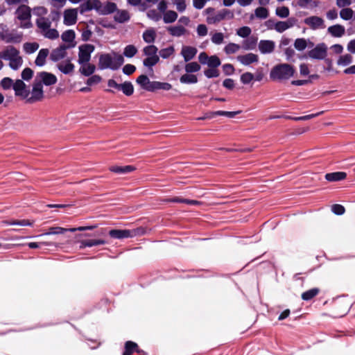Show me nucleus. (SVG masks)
<instances>
[{
    "label": "nucleus",
    "mask_w": 355,
    "mask_h": 355,
    "mask_svg": "<svg viewBox=\"0 0 355 355\" xmlns=\"http://www.w3.org/2000/svg\"><path fill=\"white\" fill-rule=\"evenodd\" d=\"M36 25L40 33L46 38L55 40L59 37V32L55 28H51V21L48 17H40L36 19Z\"/></svg>",
    "instance_id": "nucleus-5"
},
{
    "label": "nucleus",
    "mask_w": 355,
    "mask_h": 355,
    "mask_svg": "<svg viewBox=\"0 0 355 355\" xmlns=\"http://www.w3.org/2000/svg\"><path fill=\"white\" fill-rule=\"evenodd\" d=\"M331 211L336 215H343L345 213V208L341 205H334Z\"/></svg>",
    "instance_id": "nucleus-59"
},
{
    "label": "nucleus",
    "mask_w": 355,
    "mask_h": 355,
    "mask_svg": "<svg viewBox=\"0 0 355 355\" xmlns=\"http://www.w3.org/2000/svg\"><path fill=\"white\" fill-rule=\"evenodd\" d=\"M205 76L208 78H216L219 76L220 73L217 68H211L207 69L204 71Z\"/></svg>",
    "instance_id": "nucleus-49"
},
{
    "label": "nucleus",
    "mask_w": 355,
    "mask_h": 355,
    "mask_svg": "<svg viewBox=\"0 0 355 355\" xmlns=\"http://www.w3.org/2000/svg\"><path fill=\"white\" fill-rule=\"evenodd\" d=\"M33 75V71L30 68H25L21 72V78L23 80L28 81L30 80Z\"/></svg>",
    "instance_id": "nucleus-58"
},
{
    "label": "nucleus",
    "mask_w": 355,
    "mask_h": 355,
    "mask_svg": "<svg viewBox=\"0 0 355 355\" xmlns=\"http://www.w3.org/2000/svg\"><path fill=\"white\" fill-rule=\"evenodd\" d=\"M347 177V174L345 172H334L327 173L325 175V179L329 182H336L340 181L345 179Z\"/></svg>",
    "instance_id": "nucleus-28"
},
{
    "label": "nucleus",
    "mask_w": 355,
    "mask_h": 355,
    "mask_svg": "<svg viewBox=\"0 0 355 355\" xmlns=\"http://www.w3.org/2000/svg\"><path fill=\"white\" fill-rule=\"evenodd\" d=\"M208 30L205 25L200 24L197 27V33L199 36L203 37L207 34Z\"/></svg>",
    "instance_id": "nucleus-64"
},
{
    "label": "nucleus",
    "mask_w": 355,
    "mask_h": 355,
    "mask_svg": "<svg viewBox=\"0 0 355 355\" xmlns=\"http://www.w3.org/2000/svg\"><path fill=\"white\" fill-rule=\"evenodd\" d=\"M76 37L75 32L73 30H67L63 32L61 35V39L63 42L68 44H75L74 40Z\"/></svg>",
    "instance_id": "nucleus-31"
},
{
    "label": "nucleus",
    "mask_w": 355,
    "mask_h": 355,
    "mask_svg": "<svg viewBox=\"0 0 355 355\" xmlns=\"http://www.w3.org/2000/svg\"><path fill=\"white\" fill-rule=\"evenodd\" d=\"M255 16L260 19H266L268 16V10L266 8L259 7L255 10Z\"/></svg>",
    "instance_id": "nucleus-52"
},
{
    "label": "nucleus",
    "mask_w": 355,
    "mask_h": 355,
    "mask_svg": "<svg viewBox=\"0 0 355 355\" xmlns=\"http://www.w3.org/2000/svg\"><path fill=\"white\" fill-rule=\"evenodd\" d=\"M13 89L17 96L26 97L28 95L27 87L21 80H16L13 84Z\"/></svg>",
    "instance_id": "nucleus-23"
},
{
    "label": "nucleus",
    "mask_w": 355,
    "mask_h": 355,
    "mask_svg": "<svg viewBox=\"0 0 355 355\" xmlns=\"http://www.w3.org/2000/svg\"><path fill=\"white\" fill-rule=\"evenodd\" d=\"M304 22L313 30L324 28V20L317 16L309 17L304 19Z\"/></svg>",
    "instance_id": "nucleus-18"
},
{
    "label": "nucleus",
    "mask_w": 355,
    "mask_h": 355,
    "mask_svg": "<svg viewBox=\"0 0 355 355\" xmlns=\"http://www.w3.org/2000/svg\"><path fill=\"white\" fill-rule=\"evenodd\" d=\"M276 15L282 18H286L289 15V9L286 6H282L277 8L276 9Z\"/></svg>",
    "instance_id": "nucleus-54"
},
{
    "label": "nucleus",
    "mask_w": 355,
    "mask_h": 355,
    "mask_svg": "<svg viewBox=\"0 0 355 355\" xmlns=\"http://www.w3.org/2000/svg\"><path fill=\"white\" fill-rule=\"evenodd\" d=\"M137 53V48L133 45H128L124 49L123 55L127 58H132Z\"/></svg>",
    "instance_id": "nucleus-50"
},
{
    "label": "nucleus",
    "mask_w": 355,
    "mask_h": 355,
    "mask_svg": "<svg viewBox=\"0 0 355 355\" xmlns=\"http://www.w3.org/2000/svg\"><path fill=\"white\" fill-rule=\"evenodd\" d=\"M319 292L318 288H312L302 294V298L304 300H309L315 297Z\"/></svg>",
    "instance_id": "nucleus-48"
},
{
    "label": "nucleus",
    "mask_w": 355,
    "mask_h": 355,
    "mask_svg": "<svg viewBox=\"0 0 355 355\" xmlns=\"http://www.w3.org/2000/svg\"><path fill=\"white\" fill-rule=\"evenodd\" d=\"M105 241L103 239H91V240H83L80 241V248H85L86 247H92L98 245H103Z\"/></svg>",
    "instance_id": "nucleus-32"
},
{
    "label": "nucleus",
    "mask_w": 355,
    "mask_h": 355,
    "mask_svg": "<svg viewBox=\"0 0 355 355\" xmlns=\"http://www.w3.org/2000/svg\"><path fill=\"white\" fill-rule=\"evenodd\" d=\"M57 67L62 73L67 75L72 74L75 69L74 64L71 63L69 59L58 63Z\"/></svg>",
    "instance_id": "nucleus-22"
},
{
    "label": "nucleus",
    "mask_w": 355,
    "mask_h": 355,
    "mask_svg": "<svg viewBox=\"0 0 355 355\" xmlns=\"http://www.w3.org/2000/svg\"><path fill=\"white\" fill-rule=\"evenodd\" d=\"M295 69L288 64H279L275 65L270 71V76L272 80H284L293 77Z\"/></svg>",
    "instance_id": "nucleus-4"
},
{
    "label": "nucleus",
    "mask_w": 355,
    "mask_h": 355,
    "mask_svg": "<svg viewBox=\"0 0 355 355\" xmlns=\"http://www.w3.org/2000/svg\"><path fill=\"white\" fill-rule=\"evenodd\" d=\"M236 60L243 65L248 66L253 63H257L259 61L257 55L248 53L244 55H239L236 57Z\"/></svg>",
    "instance_id": "nucleus-17"
},
{
    "label": "nucleus",
    "mask_w": 355,
    "mask_h": 355,
    "mask_svg": "<svg viewBox=\"0 0 355 355\" xmlns=\"http://www.w3.org/2000/svg\"><path fill=\"white\" fill-rule=\"evenodd\" d=\"M327 55V46L324 43L318 44L308 53L309 58L317 60H323L326 58Z\"/></svg>",
    "instance_id": "nucleus-13"
},
{
    "label": "nucleus",
    "mask_w": 355,
    "mask_h": 355,
    "mask_svg": "<svg viewBox=\"0 0 355 355\" xmlns=\"http://www.w3.org/2000/svg\"><path fill=\"white\" fill-rule=\"evenodd\" d=\"M79 64L80 65L79 69L80 72L86 76L92 75L96 69L95 66L92 64H90L89 62Z\"/></svg>",
    "instance_id": "nucleus-26"
},
{
    "label": "nucleus",
    "mask_w": 355,
    "mask_h": 355,
    "mask_svg": "<svg viewBox=\"0 0 355 355\" xmlns=\"http://www.w3.org/2000/svg\"><path fill=\"white\" fill-rule=\"evenodd\" d=\"M0 40L6 43H17L21 40V35L15 31H10L7 25L0 24Z\"/></svg>",
    "instance_id": "nucleus-9"
},
{
    "label": "nucleus",
    "mask_w": 355,
    "mask_h": 355,
    "mask_svg": "<svg viewBox=\"0 0 355 355\" xmlns=\"http://www.w3.org/2000/svg\"><path fill=\"white\" fill-rule=\"evenodd\" d=\"M251 29L248 26H243L236 31V34L241 37H246L251 33Z\"/></svg>",
    "instance_id": "nucleus-55"
},
{
    "label": "nucleus",
    "mask_w": 355,
    "mask_h": 355,
    "mask_svg": "<svg viewBox=\"0 0 355 355\" xmlns=\"http://www.w3.org/2000/svg\"><path fill=\"white\" fill-rule=\"evenodd\" d=\"M36 79L47 86L54 85L57 82V78L54 74L46 71L38 73Z\"/></svg>",
    "instance_id": "nucleus-15"
},
{
    "label": "nucleus",
    "mask_w": 355,
    "mask_h": 355,
    "mask_svg": "<svg viewBox=\"0 0 355 355\" xmlns=\"http://www.w3.org/2000/svg\"><path fill=\"white\" fill-rule=\"evenodd\" d=\"M49 53V51L47 49H41L39 51L37 56L35 59V64L39 67L44 66L46 62V59Z\"/></svg>",
    "instance_id": "nucleus-29"
},
{
    "label": "nucleus",
    "mask_w": 355,
    "mask_h": 355,
    "mask_svg": "<svg viewBox=\"0 0 355 355\" xmlns=\"http://www.w3.org/2000/svg\"><path fill=\"white\" fill-rule=\"evenodd\" d=\"M136 83L143 89L146 91L150 92L153 81H150V79L146 75L139 76L137 80Z\"/></svg>",
    "instance_id": "nucleus-24"
},
{
    "label": "nucleus",
    "mask_w": 355,
    "mask_h": 355,
    "mask_svg": "<svg viewBox=\"0 0 355 355\" xmlns=\"http://www.w3.org/2000/svg\"><path fill=\"white\" fill-rule=\"evenodd\" d=\"M207 21L209 24H216L223 19H231L234 17V13L230 10L222 9L218 12H214L213 9H207Z\"/></svg>",
    "instance_id": "nucleus-8"
},
{
    "label": "nucleus",
    "mask_w": 355,
    "mask_h": 355,
    "mask_svg": "<svg viewBox=\"0 0 355 355\" xmlns=\"http://www.w3.org/2000/svg\"><path fill=\"white\" fill-rule=\"evenodd\" d=\"M354 15V11L349 8H343L340 12V17L344 20H349Z\"/></svg>",
    "instance_id": "nucleus-45"
},
{
    "label": "nucleus",
    "mask_w": 355,
    "mask_h": 355,
    "mask_svg": "<svg viewBox=\"0 0 355 355\" xmlns=\"http://www.w3.org/2000/svg\"><path fill=\"white\" fill-rule=\"evenodd\" d=\"M15 17L19 21V27L21 28H30L32 27L31 9L26 5L19 6L15 11Z\"/></svg>",
    "instance_id": "nucleus-6"
},
{
    "label": "nucleus",
    "mask_w": 355,
    "mask_h": 355,
    "mask_svg": "<svg viewBox=\"0 0 355 355\" xmlns=\"http://www.w3.org/2000/svg\"><path fill=\"white\" fill-rule=\"evenodd\" d=\"M352 56L350 54H345L343 55H340L338 60H337V64L338 66L341 67H345L349 65L352 62Z\"/></svg>",
    "instance_id": "nucleus-36"
},
{
    "label": "nucleus",
    "mask_w": 355,
    "mask_h": 355,
    "mask_svg": "<svg viewBox=\"0 0 355 355\" xmlns=\"http://www.w3.org/2000/svg\"><path fill=\"white\" fill-rule=\"evenodd\" d=\"M33 13L34 15L40 17H45L48 13V9L44 6H35L33 9Z\"/></svg>",
    "instance_id": "nucleus-42"
},
{
    "label": "nucleus",
    "mask_w": 355,
    "mask_h": 355,
    "mask_svg": "<svg viewBox=\"0 0 355 355\" xmlns=\"http://www.w3.org/2000/svg\"><path fill=\"white\" fill-rule=\"evenodd\" d=\"M241 49L240 45L235 43H229L224 47V51L227 54H233L238 52Z\"/></svg>",
    "instance_id": "nucleus-41"
},
{
    "label": "nucleus",
    "mask_w": 355,
    "mask_h": 355,
    "mask_svg": "<svg viewBox=\"0 0 355 355\" xmlns=\"http://www.w3.org/2000/svg\"><path fill=\"white\" fill-rule=\"evenodd\" d=\"M13 84L12 80L10 78H3L0 83L1 86L6 89L10 88L12 85L13 86Z\"/></svg>",
    "instance_id": "nucleus-62"
},
{
    "label": "nucleus",
    "mask_w": 355,
    "mask_h": 355,
    "mask_svg": "<svg viewBox=\"0 0 355 355\" xmlns=\"http://www.w3.org/2000/svg\"><path fill=\"white\" fill-rule=\"evenodd\" d=\"M180 81L183 84H194L198 82V78L196 75L187 73L180 77Z\"/></svg>",
    "instance_id": "nucleus-34"
},
{
    "label": "nucleus",
    "mask_w": 355,
    "mask_h": 355,
    "mask_svg": "<svg viewBox=\"0 0 355 355\" xmlns=\"http://www.w3.org/2000/svg\"><path fill=\"white\" fill-rule=\"evenodd\" d=\"M307 46V40L304 38H297L295 40L294 47L297 51H303Z\"/></svg>",
    "instance_id": "nucleus-46"
},
{
    "label": "nucleus",
    "mask_w": 355,
    "mask_h": 355,
    "mask_svg": "<svg viewBox=\"0 0 355 355\" xmlns=\"http://www.w3.org/2000/svg\"><path fill=\"white\" fill-rule=\"evenodd\" d=\"M147 16L150 19L157 21L160 19L161 15L155 10H150L147 12Z\"/></svg>",
    "instance_id": "nucleus-61"
},
{
    "label": "nucleus",
    "mask_w": 355,
    "mask_h": 355,
    "mask_svg": "<svg viewBox=\"0 0 355 355\" xmlns=\"http://www.w3.org/2000/svg\"><path fill=\"white\" fill-rule=\"evenodd\" d=\"M137 350V345L132 341H128L125 345V352L123 355H131Z\"/></svg>",
    "instance_id": "nucleus-43"
},
{
    "label": "nucleus",
    "mask_w": 355,
    "mask_h": 355,
    "mask_svg": "<svg viewBox=\"0 0 355 355\" xmlns=\"http://www.w3.org/2000/svg\"><path fill=\"white\" fill-rule=\"evenodd\" d=\"M327 31L333 37H340L344 35L345 33V28L343 26L340 24H336L331 26L328 28Z\"/></svg>",
    "instance_id": "nucleus-25"
},
{
    "label": "nucleus",
    "mask_w": 355,
    "mask_h": 355,
    "mask_svg": "<svg viewBox=\"0 0 355 355\" xmlns=\"http://www.w3.org/2000/svg\"><path fill=\"white\" fill-rule=\"evenodd\" d=\"M168 33L175 37H181L187 33V30L181 25H176L168 28Z\"/></svg>",
    "instance_id": "nucleus-27"
},
{
    "label": "nucleus",
    "mask_w": 355,
    "mask_h": 355,
    "mask_svg": "<svg viewBox=\"0 0 355 355\" xmlns=\"http://www.w3.org/2000/svg\"><path fill=\"white\" fill-rule=\"evenodd\" d=\"M156 36L157 34L155 30L153 28H148L144 32L142 37L145 42L152 44L155 42Z\"/></svg>",
    "instance_id": "nucleus-30"
},
{
    "label": "nucleus",
    "mask_w": 355,
    "mask_h": 355,
    "mask_svg": "<svg viewBox=\"0 0 355 355\" xmlns=\"http://www.w3.org/2000/svg\"><path fill=\"white\" fill-rule=\"evenodd\" d=\"M178 18V14L173 10H168L164 13L163 19L166 24L173 23Z\"/></svg>",
    "instance_id": "nucleus-37"
},
{
    "label": "nucleus",
    "mask_w": 355,
    "mask_h": 355,
    "mask_svg": "<svg viewBox=\"0 0 355 355\" xmlns=\"http://www.w3.org/2000/svg\"><path fill=\"white\" fill-rule=\"evenodd\" d=\"M187 73L198 72L200 69V65L196 62L187 63L184 67Z\"/></svg>",
    "instance_id": "nucleus-44"
},
{
    "label": "nucleus",
    "mask_w": 355,
    "mask_h": 355,
    "mask_svg": "<svg viewBox=\"0 0 355 355\" xmlns=\"http://www.w3.org/2000/svg\"><path fill=\"white\" fill-rule=\"evenodd\" d=\"M158 49L154 45H148L144 48L143 53L145 58L143 60V64L152 70L153 66L159 61V57L157 55Z\"/></svg>",
    "instance_id": "nucleus-7"
},
{
    "label": "nucleus",
    "mask_w": 355,
    "mask_h": 355,
    "mask_svg": "<svg viewBox=\"0 0 355 355\" xmlns=\"http://www.w3.org/2000/svg\"><path fill=\"white\" fill-rule=\"evenodd\" d=\"M92 10L99 15H106L114 12L116 10V5L110 1L103 3L99 0H87L80 6V13Z\"/></svg>",
    "instance_id": "nucleus-1"
},
{
    "label": "nucleus",
    "mask_w": 355,
    "mask_h": 355,
    "mask_svg": "<svg viewBox=\"0 0 355 355\" xmlns=\"http://www.w3.org/2000/svg\"><path fill=\"white\" fill-rule=\"evenodd\" d=\"M136 70V67L130 64H125L123 67V72L126 75H130L133 73Z\"/></svg>",
    "instance_id": "nucleus-63"
},
{
    "label": "nucleus",
    "mask_w": 355,
    "mask_h": 355,
    "mask_svg": "<svg viewBox=\"0 0 355 355\" xmlns=\"http://www.w3.org/2000/svg\"><path fill=\"white\" fill-rule=\"evenodd\" d=\"M254 79V75L250 72H245L241 76V81L243 84H248Z\"/></svg>",
    "instance_id": "nucleus-57"
},
{
    "label": "nucleus",
    "mask_w": 355,
    "mask_h": 355,
    "mask_svg": "<svg viewBox=\"0 0 355 355\" xmlns=\"http://www.w3.org/2000/svg\"><path fill=\"white\" fill-rule=\"evenodd\" d=\"M120 90L126 96H130L134 92L133 85L130 82H125L121 84Z\"/></svg>",
    "instance_id": "nucleus-38"
},
{
    "label": "nucleus",
    "mask_w": 355,
    "mask_h": 355,
    "mask_svg": "<svg viewBox=\"0 0 355 355\" xmlns=\"http://www.w3.org/2000/svg\"><path fill=\"white\" fill-rule=\"evenodd\" d=\"M258 47L263 54L271 53L275 49V43L272 40H263L259 42Z\"/></svg>",
    "instance_id": "nucleus-19"
},
{
    "label": "nucleus",
    "mask_w": 355,
    "mask_h": 355,
    "mask_svg": "<svg viewBox=\"0 0 355 355\" xmlns=\"http://www.w3.org/2000/svg\"><path fill=\"white\" fill-rule=\"evenodd\" d=\"M173 3L176 6V8L180 12H183L186 9L185 0H173Z\"/></svg>",
    "instance_id": "nucleus-60"
},
{
    "label": "nucleus",
    "mask_w": 355,
    "mask_h": 355,
    "mask_svg": "<svg viewBox=\"0 0 355 355\" xmlns=\"http://www.w3.org/2000/svg\"><path fill=\"white\" fill-rule=\"evenodd\" d=\"M94 51V46L92 44H85L78 47V64L89 62L91 54Z\"/></svg>",
    "instance_id": "nucleus-10"
},
{
    "label": "nucleus",
    "mask_w": 355,
    "mask_h": 355,
    "mask_svg": "<svg viewBox=\"0 0 355 355\" xmlns=\"http://www.w3.org/2000/svg\"><path fill=\"white\" fill-rule=\"evenodd\" d=\"M241 113V111L236 112H227V111H216L213 113V116L220 115V116H225L229 118H233L236 114Z\"/></svg>",
    "instance_id": "nucleus-56"
},
{
    "label": "nucleus",
    "mask_w": 355,
    "mask_h": 355,
    "mask_svg": "<svg viewBox=\"0 0 355 355\" xmlns=\"http://www.w3.org/2000/svg\"><path fill=\"white\" fill-rule=\"evenodd\" d=\"M198 50L196 47L191 46H183L180 54L184 58L185 62L192 60L197 54Z\"/></svg>",
    "instance_id": "nucleus-20"
},
{
    "label": "nucleus",
    "mask_w": 355,
    "mask_h": 355,
    "mask_svg": "<svg viewBox=\"0 0 355 355\" xmlns=\"http://www.w3.org/2000/svg\"><path fill=\"white\" fill-rule=\"evenodd\" d=\"M39 48V44L36 42L26 43L24 44V49L28 53H33Z\"/></svg>",
    "instance_id": "nucleus-53"
},
{
    "label": "nucleus",
    "mask_w": 355,
    "mask_h": 355,
    "mask_svg": "<svg viewBox=\"0 0 355 355\" xmlns=\"http://www.w3.org/2000/svg\"><path fill=\"white\" fill-rule=\"evenodd\" d=\"M175 52V49L173 46H169L163 49H161L159 51L160 56L166 59L169 58L171 55H172Z\"/></svg>",
    "instance_id": "nucleus-51"
},
{
    "label": "nucleus",
    "mask_w": 355,
    "mask_h": 355,
    "mask_svg": "<svg viewBox=\"0 0 355 355\" xmlns=\"http://www.w3.org/2000/svg\"><path fill=\"white\" fill-rule=\"evenodd\" d=\"M110 169L112 172H114L116 173L125 174V173H128L133 171L135 170V168L132 166H112Z\"/></svg>",
    "instance_id": "nucleus-33"
},
{
    "label": "nucleus",
    "mask_w": 355,
    "mask_h": 355,
    "mask_svg": "<svg viewBox=\"0 0 355 355\" xmlns=\"http://www.w3.org/2000/svg\"><path fill=\"white\" fill-rule=\"evenodd\" d=\"M130 18L129 14L126 10H119L114 15L115 21L119 23H123Z\"/></svg>",
    "instance_id": "nucleus-40"
},
{
    "label": "nucleus",
    "mask_w": 355,
    "mask_h": 355,
    "mask_svg": "<svg viewBox=\"0 0 355 355\" xmlns=\"http://www.w3.org/2000/svg\"><path fill=\"white\" fill-rule=\"evenodd\" d=\"M124 62L123 57L116 52L100 55L98 67L101 69H118Z\"/></svg>",
    "instance_id": "nucleus-2"
},
{
    "label": "nucleus",
    "mask_w": 355,
    "mask_h": 355,
    "mask_svg": "<svg viewBox=\"0 0 355 355\" xmlns=\"http://www.w3.org/2000/svg\"><path fill=\"white\" fill-rule=\"evenodd\" d=\"M297 20L295 18H290L286 21H279L274 24L273 26H269V29H275L278 33H283L287 29L293 27Z\"/></svg>",
    "instance_id": "nucleus-14"
},
{
    "label": "nucleus",
    "mask_w": 355,
    "mask_h": 355,
    "mask_svg": "<svg viewBox=\"0 0 355 355\" xmlns=\"http://www.w3.org/2000/svg\"><path fill=\"white\" fill-rule=\"evenodd\" d=\"M211 41L212 43L216 45H220L223 43L225 35L220 32L211 33Z\"/></svg>",
    "instance_id": "nucleus-35"
},
{
    "label": "nucleus",
    "mask_w": 355,
    "mask_h": 355,
    "mask_svg": "<svg viewBox=\"0 0 355 355\" xmlns=\"http://www.w3.org/2000/svg\"><path fill=\"white\" fill-rule=\"evenodd\" d=\"M221 64L220 60L217 55L209 56L207 65L211 68H217Z\"/></svg>",
    "instance_id": "nucleus-47"
},
{
    "label": "nucleus",
    "mask_w": 355,
    "mask_h": 355,
    "mask_svg": "<svg viewBox=\"0 0 355 355\" xmlns=\"http://www.w3.org/2000/svg\"><path fill=\"white\" fill-rule=\"evenodd\" d=\"M68 231V229L63 228L61 227H51L49 229L48 232L44 233L43 234L40 235L39 236H42L43 235H54V234H62Z\"/></svg>",
    "instance_id": "nucleus-39"
},
{
    "label": "nucleus",
    "mask_w": 355,
    "mask_h": 355,
    "mask_svg": "<svg viewBox=\"0 0 355 355\" xmlns=\"http://www.w3.org/2000/svg\"><path fill=\"white\" fill-rule=\"evenodd\" d=\"M0 58L8 61L10 67L13 70L19 69L23 64V59L19 51L12 46H7L1 51Z\"/></svg>",
    "instance_id": "nucleus-3"
},
{
    "label": "nucleus",
    "mask_w": 355,
    "mask_h": 355,
    "mask_svg": "<svg viewBox=\"0 0 355 355\" xmlns=\"http://www.w3.org/2000/svg\"><path fill=\"white\" fill-rule=\"evenodd\" d=\"M43 97V86L42 84L39 82L37 79L33 85L31 92V99L33 101H38L42 99Z\"/></svg>",
    "instance_id": "nucleus-21"
},
{
    "label": "nucleus",
    "mask_w": 355,
    "mask_h": 355,
    "mask_svg": "<svg viewBox=\"0 0 355 355\" xmlns=\"http://www.w3.org/2000/svg\"><path fill=\"white\" fill-rule=\"evenodd\" d=\"M63 24L71 26L76 24L78 20V9L67 8L63 11Z\"/></svg>",
    "instance_id": "nucleus-12"
},
{
    "label": "nucleus",
    "mask_w": 355,
    "mask_h": 355,
    "mask_svg": "<svg viewBox=\"0 0 355 355\" xmlns=\"http://www.w3.org/2000/svg\"><path fill=\"white\" fill-rule=\"evenodd\" d=\"M75 44H61L58 47L52 50L51 54H50V59L53 62H58L59 60H61L64 59L67 55V50L69 48L74 47Z\"/></svg>",
    "instance_id": "nucleus-11"
},
{
    "label": "nucleus",
    "mask_w": 355,
    "mask_h": 355,
    "mask_svg": "<svg viewBox=\"0 0 355 355\" xmlns=\"http://www.w3.org/2000/svg\"><path fill=\"white\" fill-rule=\"evenodd\" d=\"M109 234L114 239H125L132 237L137 234L136 230H112L110 231Z\"/></svg>",
    "instance_id": "nucleus-16"
}]
</instances>
